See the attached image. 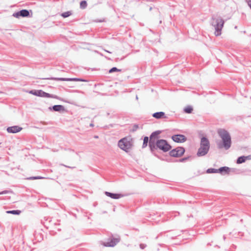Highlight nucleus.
I'll return each instance as SVG.
<instances>
[{
  "mask_svg": "<svg viewBox=\"0 0 251 251\" xmlns=\"http://www.w3.org/2000/svg\"><path fill=\"white\" fill-rule=\"evenodd\" d=\"M218 134L222 139L217 142L218 148L228 150L231 147L232 143L231 136L228 131L225 129L220 128L218 130Z\"/></svg>",
  "mask_w": 251,
  "mask_h": 251,
  "instance_id": "f257e3e1",
  "label": "nucleus"
},
{
  "mask_svg": "<svg viewBox=\"0 0 251 251\" xmlns=\"http://www.w3.org/2000/svg\"><path fill=\"white\" fill-rule=\"evenodd\" d=\"M172 148V146L169 143L167 140L161 139L157 140L154 144V146L152 145L151 148H150V150L152 154L162 160H165L164 159L161 158L156 152V151H161L163 152H167L170 151Z\"/></svg>",
  "mask_w": 251,
  "mask_h": 251,
  "instance_id": "f03ea898",
  "label": "nucleus"
},
{
  "mask_svg": "<svg viewBox=\"0 0 251 251\" xmlns=\"http://www.w3.org/2000/svg\"><path fill=\"white\" fill-rule=\"evenodd\" d=\"M161 133V130H158L152 132L149 137H144L142 148L144 149L146 148L148 145H149V148H151V146L152 145L154 146V144L156 142L157 140H159L161 139H160V134Z\"/></svg>",
  "mask_w": 251,
  "mask_h": 251,
  "instance_id": "7ed1b4c3",
  "label": "nucleus"
},
{
  "mask_svg": "<svg viewBox=\"0 0 251 251\" xmlns=\"http://www.w3.org/2000/svg\"><path fill=\"white\" fill-rule=\"evenodd\" d=\"M224 21L221 17H212L211 25L214 27L215 34L216 36L221 34V30L224 25Z\"/></svg>",
  "mask_w": 251,
  "mask_h": 251,
  "instance_id": "20e7f679",
  "label": "nucleus"
},
{
  "mask_svg": "<svg viewBox=\"0 0 251 251\" xmlns=\"http://www.w3.org/2000/svg\"><path fill=\"white\" fill-rule=\"evenodd\" d=\"M121 240L120 237L116 235L115 237H113V235L111 233L109 238L107 242H104L102 245L106 247H115Z\"/></svg>",
  "mask_w": 251,
  "mask_h": 251,
  "instance_id": "39448f33",
  "label": "nucleus"
},
{
  "mask_svg": "<svg viewBox=\"0 0 251 251\" xmlns=\"http://www.w3.org/2000/svg\"><path fill=\"white\" fill-rule=\"evenodd\" d=\"M132 143L127 137H124L118 141V146L122 150L128 152L132 146Z\"/></svg>",
  "mask_w": 251,
  "mask_h": 251,
  "instance_id": "423d86ee",
  "label": "nucleus"
},
{
  "mask_svg": "<svg viewBox=\"0 0 251 251\" xmlns=\"http://www.w3.org/2000/svg\"><path fill=\"white\" fill-rule=\"evenodd\" d=\"M42 79H48V80H59V81H81V82H87L88 80L78 77H72V78H65V77H50L47 78H42Z\"/></svg>",
  "mask_w": 251,
  "mask_h": 251,
  "instance_id": "0eeeda50",
  "label": "nucleus"
},
{
  "mask_svg": "<svg viewBox=\"0 0 251 251\" xmlns=\"http://www.w3.org/2000/svg\"><path fill=\"white\" fill-rule=\"evenodd\" d=\"M12 16L18 19L21 17H31L32 16V11L31 10L22 9L20 11L14 12Z\"/></svg>",
  "mask_w": 251,
  "mask_h": 251,
  "instance_id": "6e6552de",
  "label": "nucleus"
},
{
  "mask_svg": "<svg viewBox=\"0 0 251 251\" xmlns=\"http://www.w3.org/2000/svg\"><path fill=\"white\" fill-rule=\"evenodd\" d=\"M185 151V148L182 147H178L169 151L170 156L173 157H179L182 156Z\"/></svg>",
  "mask_w": 251,
  "mask_h": 251,
  "instance_id": "1a4fd4ad",
  "label": "nucleus"
},
{
  "mask_svg": "<svg viewBox=\"0 0 251 251\" xmlns=\"http://www.w3.org/2000/svg\"><path fill=\"white\" fill-rule=\"evenodd\" d=\"M29 93L40 97L49 98L50 97V94L42 90H32L29 91Z\"/></svg>",
  "mask_w": 251,
  "mask_h": 251,
  "instance_id": "9d476101",
  "label": "nucleus"
},
{
  "mask_svg": "<svg viewBox=\"0 0 251 251\" xmlns=\"http://www.w3.org/2000/svg\"><path fill=\"white\" fill-rule=\"evenodd\" d=\"M171 138L173 141L178 143H183L187 140V137L184 135L180 134H174L172 136Z\"/></svg>",
  "mask_w": 251,
  "mask_h": 251,
  "instance_id": "9b49d317",
  "label": "nucleus"
},
{
  "mask_svg": "<svg viewBox=\"0 0 251 251\" xmlns=\"http://www.w3.org/2000/svg\"><path fill=\"white\" fill-rule=\"evenodd\" d=\"M209 149L210 148L200 146L197 152V155L198 157L205 156L208 152Z\"/></svg>",
  "mask_w": 251,
  "mask_h": 251,
  "instance_id": "f8f14e48",
  "label": "nucleus"
},
{
  "mask_svg": "<svg viewBox=\"0 0 251 251\" xmlns=\"http://www.w3.org/2000/svg\"><path fill=\"white\" fill-rule=\"evenodd\" d=\"M23 128L18 126H13L7 128L6 131L9 133H16L22 130Z\"/></svg>",
  "mask_w": 251,
  "mask_h": 251,
  "instance_id": "ddd939ff",
  "label": "nucleus"
},
{
  "mask_svg": "<svg viewBox=\"0 0 251 251\" xmlns=\"http://www.w3.org/2000/svg\"><path fill=\"white\" fill-rule=\"evenodd\" d=\"M104 194L106 196L115 200L119 199L124 196V195L120 193H113L107 191L104 192Z\"/></svg>",
  "mask_w": 251,
  "mask_h": 251,
  "instance_id": "4468645a",
  "label": "nucleus"
},
{
  "mask_svg": "<svg viewBox=\"0 0 251 251\" xmlns=\"http://www.w3.org/2000/svg\"><path fill=\"white\" fill-rule=\"evenodd\" d=\"M49 109L50 111L55 112H62L65 110V107L62 105H54L49 107Z\"/></svg>",
  "mask_w": 251,
  "mask_h": 251,
  "instance_id": "2eb2a0df",
  "label": "nucleus"
},
{
  "mask_svg": "<svg viewBox=\"0 0 251 251\" xmlns=\"http://www.w3.org/2000/svg\"><path fill=\"white\" fill-rule=\"evenodd\" d=\"M247 160H251V155L240 156L237 158L236 162L238 164H240L245 162Z\"/></svg>",
  "mask_w": 251,
  "mask_h": 251,
  "instance_id": "dca6fc26",
  "label": "nucleus"
},
{
  "mask_svg": "<svg viewBox=\"0 0 251 251\" xmlns=\"http://www.w3.org/2000/svg\"><path fill=\"white\" fill-rule=\"evenodd\" d=\"M218 173H219L222 175H224L229 174L231 171V168L226 166H224L218 169Z\"/></svg>",
  "mask_w": 251,
  "mask_h": 251,
  "instance_id": "f3484780",
  "label": "nucleus"
},
{
  "mask_svg": "<svg viewBox=\"0 0 251 251\" xmlns=\"http://www.w3.org/2000/svg\"><path fill=\"white\" fill-rule=\"evenodd\" d=\"M200 146L210 148V142L207 137L206 136H202L201 138Z\"/></svg>",
  "mask_w": 251,
  "mask_h": 251,
  "instance_id": "a211bd4d",
  "label": "nucleus"
},
{
  "mask_svg": "<svg viewBox=\"0 0 251 251\" xmlns=\"http://www.w3.org/2000/svg\"><path fill=\"white\" fill-rule=\"evenodd\" d=\"M152 116L156 119L167 118L165 112L162 111L156 112L152 114Z\"/></svg>",
  "mask_w": 251,
  "mask_h": 251,
  "instance_id": "6ab92c4d",
  "label": "nucleus"
},
{
  "mask_svg": "<svg viewBox=\"0 0 251 251\" xmlns=\"http://www.w3.org/2000/svg\"><path fill=\"white\" fill-rule=\"evenodd\" d=\"M193 111V108L191 105H188L183 109V111L185 113L191 114Z\"/></svg>",
  "mask_w": 251,
  "mask_h": 251,
  "instance_id": "aec40b11",
  "label": "nucleus"
},
{
  "mask_svg": "<svg viewBox=\"0 0 251 251\" xmlns=\"http://www.w3.org/2000/svg\"><path fill=\"white\" fill-rule=\"evenodd\" d=\"M6 213L7 214H11L15 215H19L21 214V211L20 210H12L6 211Z\"/></svg>",
  "mask_w": 251,
  "mask_h": 251,
  "instance_id": "412c9836",
  "label": "nucleus"
},
{
  "mask_svg": "<svg viewBox=\"0 0 251 251\" xmlns=\"http://www.w3.org/2000/svg\"><path fill=\"white\" fill-rule=\"evenodd\" d=\"M218 169L210 168L206 170V173L207 174H215V173H218Z\"/></svg>",
  "mask_w": 251,
  "mask_h": 251,
  "instance_id": "4be33fe9",
  "label": "nucleus"
},
{
  "mask_svg": "<svg viewBox=\"0 0 251 251\" xmlns=\"http://www.w3.org/2000/svg\"><path fill=\"white\" fill-rule=\"evenodd\" d=\"M87 6V2L86 0H83L80 2V8L82 9H85Z\"/></svg>",
  "mask_w": 251,
  "mask_h": 251,
  "instance_id": "5701e85b",
  "label": "nucleus"
},
{
  "mask_svg": "<svg viewBox=\"0 0 251 251\" xmlns=\"http://www.w3.org/2000/svg\"><path fill=\"white\" fill-rule=\"evenodd\" d=\"M122 72V70L121 69H118L116 67H112V68H111L108 71V73L109 74H111V73H113L114 72Z\"/></svg>",
  "mask_w": 251,
  "mask_h": 251,
  "instance_id": "b1692460",
  "label": "nucleus"
},
{
  "mask_svg": "<svg viewBox=\"0 0 251 251\" xmlns=\"http://www.w3.org/2000/svg\"><path fill=\"white\" fill-rule=\"evenodd\" d=\"M72 14V13L71 11H66V12L62 13L61 14V16L62 17H63L64 18H67V17H69Z\"/></svg>",
  "mask_w": 251,
  "mask_h": 251,
  "instance_id": "393cba45",
  "label": "nucleus"
},
{
  "mask_svg": "<svg viewBox=\"0 0 251 251\" xmlns=\"http://www.w3.org/2000/svg\"><path fill=\"white\" fill-rule=\"evenodd\" d=\"M44 178V177L41 176H30L27 177L26 179L27 180H35V179H41Z\"/></svg>",
  "mask_w": 251,
  "mask_h": 251,
  "instance_id": "a878e982",
  "label": "nucleus"
},
{
  "mask_svg": "<svg viewBox=\"0 0 251 251\" xmlns=\"http://www.w3.org/2000/svg\"><path fill=\"white\" fill-rule=\"evenodd\" d=\"M49 98H54V99H57V100H62V101H65V102H67L66 101L64 100L62 98L56 96V95H52V94H50V97H49Z\"/></svg>",
  "mask_w": 251,
  "mask_h": 251,
  "instance_id": "bb28decb",
  "label": "nucleus"
},
{
  "mask_svg": "<svg viewBox=\"0 0 251 251\" xmlns=\"http://www.w3.org/2000/svg\"><path fill=\"white\" fill-rule=\"evenodd\" d=\"M191 157H192L191 156H187V157H183L182 158H180L179 160V161L180 162H185V161L188 160Z\"/></svg>",
  "mask_w": 251,
  "mask_h": 251,
  "instance_id": "cd10ccee",
  "label": "nucleus"
},
{
  "mask_svg": "<svg viewBox=\"0 0 251 251\" xmlns=\"http://www.w3.org/2000/svg\"><path fill=\"white\" fill-rule=\"evenodd\" d=\"M139 128V126L137 124H134L132 128L130 130L131 132H135Z\"/></svg>",
  "mask_w": 251,
  "mask_h": 251,
  "instance_id": "c85d7f7f",
  "label": "nucleus"
},
{
  "mask_svg": "<svg viewBox=\"0 0 251 251\" xmlns=\"http://www.w3.org/2000/svg\"><path fill=\"white\" fill-rule=\"evenodd\" d=\"M13 192L11 190H4L1 192H0V195L6 194L8 193H12Z\"/></svg>",
  "mask_w": 251,
  "mask_h": 251,
  "instance_id": "c756f323",
  "label": "nucleus"
},
{
  "mask_svg": "<svg viewBox=\"0 0 251 251\" xmlns=\"http://www.w3.org/2000/svg\"><path fill=\"white\" fill-rule=\"evenodd\" d=\"M246 2H247L248 5L251 9V0H245Z\"/></svg>",
  "mask_w": 251,
  "mask_h": 251,
  "instance_id": "7c9ffc66",
  "label": "nucleus"
},
{
  "mask_svg": "<svg viewBox=\"0 0 251 251\" xmlns=\"http://www.w3.org/2000/svg\"><path fill=\"white\" fill-rule=\"evenodd\" d=\"M147 245L145 244L141 243L140 244V248L141 249H144L146 247Z\"/></svg>",
  "mask_w": 251,
  "mask_h": 251,
  "instance_id": "2f4dec72",
  "label": "nucleus"
},
{
  "mask_svg": "<svg viewBox=\"0 0 251 251\" xmlns=\"http://www.w3.org/2000/svg\"><path fill=\"white\" fill-rule=\"evenodd\" d=\"M231 171L233 172H236L237 171H238V170L235 168H231Z\"/></svg>",
  "mask_w": 251,
  "mask_h": 251,
  "instance_id": "473e14b6",
  "label": "nucleus"
},
{
  "mask_svg": "<svg viewBox=\"0 0 251 251\" xmlns=\"http://www.w3.org/2000/svg\"><path fill=\"white\" fill-rule=\"evenodd\" d=\"M62 165L65 166V167H66L71 168V169H74V168H75V167H70V166H66V165Z\"/></svg>",
  "mask_w": 251,
  "mask_h": 251,
  "instance_id": "72a5a7b5",
  "label": "nucleus"
},
{
  "mask_svg": "<svg viewBox=\"0 0 251 251\" xmlns=\"http://www.w3.org/2000/svg\"><path fill=\"white\" fill-rule=\"evenodd\" d=\"M232 249H236V246L233 244L232 245L231 247Z\"/></svg>",
  "mask_w": 251,
  "mask_h": 251,
  "instance_id": "f704fd0d",
  "label": "nucleus"
},
{
  "mask_svg": "<svg viewBox=\"0 0 251 251\" xmlns=\"http://www.w3.org/2000/svg\"><path fill=\"white\" fill-rule=\"evenodd\" d=\"M94 126V125L93 123H91L90 124V126L93 127Z\"/></svg>",
  "mask_w": 251,
  "mask_h": 251,
  "instance_id": "c9c22d12",
  "label": "nucleus"
},
{
  "mask_svg": "<svg viewBox=\"0 0 251 251\" xmlns=\"http://www.w3.org/2000/svg\"><path fill=\"white\" fill-rule=\"evenodd\" d=\"M96 139H98L99 138V136L98 135H95L94 137Z\"/></svg>",
  "mask_w": 251,
  "mask_h": 251,
  "instance_id": "e433bc0d",
  "label": "nucleus"
},
{
  "mask_svg": "<svg viewBox=\"0 0 251 251\" xmlns=\"http://www.w3.org/2000/svg\"><path fill=\"white\" fill-rule=\"evenodd\" d=\"M226 236H225V235H224V236H223V239H224V240H226Z\"/></svg>",
  "mask_w": 251,
  "mask_h": 251,
  "instance_id": "4c0bfd02",
  "label": "nucleus"
},
{
  "mask_svg": "<svg viewBox=\"0 0 251 251\" xmlns=\"http://www.w3.org/2000/svg\"><path fill=\"white\" fill-rule=\"evenodd\" d=\"M211 244L210 243H208L207 244V246H211Z\"/></svg>",
  "mask_w": 251,
  "mask_h": 251,
  "instance_id": "58836bf2",
  "label": "nucleus"
},
{
  "mask_svg": "<svg viewBox=\"0 0 251 251\" xmlns=\"http://www.w3.org/2000/svg\"><path fill=\"white\" fill-rule=\"evenodd\" d=\"M105 50V51L107 52H109V53H111V52H110V51H108V50Z\"/></svg>",
  "mask_w": 251,
  "mask_h": 251,
  "instance_id": "ea45409f",
  "label": "nucleus"
},
{
  "mask_svg": "<svg viewBox=\"0 0 251 251\" xmlns=\"http://www.w3.org/2000/svg\"><path fill=\"white\" fill-rule=\"evenodd\" d=\"M234 28H235V29H237V26H236H236H235Z\"/></svg>",
  "mask_w": 251,
  "mask_h": 251,
  "instance_id": "a19ab883",
  "label": "nucleus"
},
{
  "mask_svg": "<svg viewBox=\"0 0 251 251\" xmlns=\"http://www.w3.org/2000/svg\"><path fill=\"white\" fill-rule=\"evenodd\" d=\"M242 32L244 33H246V32L245 30H244V31H242Z\"/></svg>",
  "mask_w": 251,
  "mask_h": 251,
  "instance_id": "79ce46f5",
  "label": "nucleus"
},
{
  "mask_svg": "<svg viewBox=\"0 0 251 251\" xmlns=\"http://www.w3.org/2000/svg\"><path fill=\"white\" fill-rule=\"evenodd\" d=\"M136 100H138V96H136Z\"/></svg>",
  "mask_w": 251,
  "mask_h": 251,
  "instance_id": "37998d69",
  "label": "nucleus"
},
{
  "mask_svg": "<svg viewBox=\"0 0 251 251\" xmlns=\"http://www.w3.org/2000/svg\"><path fill=\"white\" fill-rule=\"evenodd\" d=\"M151 9H152V7H151L150 8V10L151 11Z\"/></svg>",
  "mask_w": 251,
  "mask_h": 251,
  "instance_id": "c03bdc74",
  "label": "nucleus"
},
{
  "mask_svg": "<svg viewBox=\"0 0 251 251\" xmlns=\"http://www.w3.org/2000/svg\"><path fill=\"white\" fill-rule=\"evenodd\" d=\"M106 213V211H103V213Z\"/></svg>",
  "mask_w": 251,
  "mask_h": 251,
  "instance_id": "a18cd8bd",
  "label": "nucleus"
},
{
  "mask_svg": "<svg viewBox=\"0 0 251 251\" xmlns=\"http://www.w3.org/2000/svg\"><path fill=\"white\" fill-rule=\"evenodd\" d=\"M107 115H109V113H107Z\"/></svg>",
  "mask_w": 251,
  "mask_h": 251,
  "instance_id": "49530a36",
  "label": "nucleus"
},
{
  "mask_svg": "<svg viewBox=\"0 0 251 251\" xmlns=\"http://www.w3.org/2000/svg\"><path fill=\"white\" fill-rule=\"evenodd\" d=\"M1 144V143H0V145Z\"/></svg>",
  "mask_w": 251,
  "mask_h": 251,
  "instance_id": "de8ad7c7",
  "label": "nucleus"
},
{
  "mask_svg": "<svg viewBox=\"0 0 251 251\" xmlns=\"http://www.w3.org/2000/svg\"><path fill=\"white\" fill-rule=\"evenodd\" d=\"M250 36H251V34L250 35Z\"/></svg>",
  "mask_w": 251,
  "mask_h": 251,
  "instance_id": "09e8293b",
  "label": "nucleus"
}]
</instances>
